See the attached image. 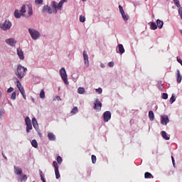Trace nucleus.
Masks as SVG:
<instances>
[{"mask_svg":"<svg viewBox=\"0 0 182 182\" xmlns=\"http://www.w3.org/2000/svg\"><path fill=\"white\" fill-rule=\"evenodd\" d=\"M26 72H28V68L22 66V65H18L14 73L18 79L22 80L26 76Z\"/></svg>","mask_w":182,"mask_h":182,"instance_id":"1","label":"nucleus"},{"mask_svg":"<svg viewBox=\"0 0 182 182\" xmlns=\"http://www.w3.org/2000/svg\"><path fill=\"white\" fill-rule=\"evenodd\" d=\"M65 2H68V0H61L58 4L56 1H52L50 6L54 9V11H53V14H58V9L59 11H62V8L63 7V4H65Z\"/></svg>","mask_w":182,"mask_h":182,"instance_id":"2","label":"nucleus"},{"mask_svg":"<svg viewBox=\"0 0 182 182\" xmlns=\"http://www.w3.org/2000/svg\"><path fill=\"white\" fill-rule=\"evenodd\" d=\"M28 33H30V36L34 41H38L41 38V33L35 28H28Z\"/></svg>","mask_w":182,"mask_h":182,"instance_id":"3","label":"nucleus"},{"mask_svg":"<svg viewBox=\"0 0 182 182\" xmlns=\"http://www.w3.org/2000/svg\"><path fill=\"white\" fill-rule=\"evenodd\" d=\"M0 28L2 31H9L12 28V23L9 20H5L0 24Z\"/></svg>","mask_w":182,"mask_h":182,"instance_id":"4","label":"nucleus"},{"mask_svg":"<svg viewBox=\"0 0 182 182\" xmlns=\"http://www.w3.org/2000/svg\"><path fill=\"white\" fill-rule=\"evenodd\" d=\"M60 75L65 85H69V81H68V74H66V70L65 68H62L60 70Z\"/></svg>","mask_w":182,"mask_h":182,"instance_id":"5","label":"nucleus"},{"mask_svg":"<svg viewBox=\"0 0 182 182\" xmlns=\"http://www.w3.org/2000/svg\"><path fill=\"white\" fill-rule=\"evenodd\" d=\"M16 86L20 92L21 93L23 99L26 100V95H25V89H23V87L22 86V84L21 83V81L18 78H16Z\"/></svg>","mask_w":182,"mask_h":182,"instance_id":"6","label":"nucleus"},{"mask_svg":"<svg viewBox=\"0 0 182 182\" xmlns=\"http://www.w3.org/2000/svg\"><path fill=\"white\" fill-rule=\"evenodd\" d=\"M25 123L26 126V132L31 133V131L32 130V121L29 117L25 118Z\"/></svg>","mask_w":182,"mask_h":182,"instance_id":"7","label":"nucleus"},{"mask_svg":"<svg viewBox=\"0 0 182 182\" xmlns=\"http://www.w3.org/2000/svg\"><path fill=\"white\" fill-rule=\"evenodd\" d=\"M53 166L55 167V178L59 179L60 178V173H59V166L58 165V162L54 161L53 162Z\"/></svg>","mask_w":182,"mask_h":182,"instance_id":"8","label":"nucleus"},{"mask_svg":"<svg viewBox=\"0 0 182 182\" xmlns=\"http://www.w3.org/2000/svg\"><path fill=\"white\" fill-rule=\"evenodd\" d=\"M112 119V112L110 111H106L103 113V120L105 123H107L109 120Z\"/></svg>","mask_w":182,"mask_h":182,"instance_id":"9","label":"nucleus"},{"mask_svg":"<svg viewBox=\"0 0 182 182\" xmlns=\"http://www.w3.org/2000/svg\"><path fill=\"white\" fill-rule=\"evenodd\" d=\"M5 43L6 45H9V46H16L17 41L15 40V38H10L5 40Z\"/></svg>","mask_w":182,"mask_h":182,"instance_id":"10","label":"nucleus"},{"mask_svg":"<svg viewBox=\"0 0 182 182\" xmlns=\"http://www.w3.org/2000/svg\"><path fill=\"white\" fill-rule=\"evenodd\" d=\"M94 105V109H95V110H102V102H100V100H99L98 98L95 100Z\"/></svg>","mask_w":182,"mask_h":182,"instance_id":"11","label":"nucleus"},{"mask_svg":"<svg viewBox=\"0 0 182 182\" xmlns=\"http://www.w3.org/2000/svg\"><path fill=\"white\" fill-rule=\"evenodd\" d=\"M170 122V119H168V116L163 115L161 116V124L164 126H167V124Z\"/></svg>","mask_w":182,"mask_h":182,"instance_id":"12","label":"nucleus"},{"mask_svg":"<svg viewBox=\"0 0 182 182\" xmlns=\"http://www.w3.org/2000/svg\"><path fill=\"white\" fill-rule=\"evenodd\" d=\"M42 12H47V14H49L50 15H52V14H53V11H52V7L49 6L48 5L44 6L43 7Z\"/></svg>","mask_w":182,"mask_h":182,"instance_id":"13","label":"nucleus"},{"mask_svg":"<svg viewBox=\"0 0 182 182\" xmlns=\"http://www.w3.org/2000/svg\"><path fill=\"white\" fill-rule=\"evenodd\" d=\"M117 48H118V50H117V48L116 49L117 53L123 55V53H124V52H126L124 50V47L123 46L122 44H118Z\"/></svg>","mask_w":182,"mask_h":182,"instance_id":"14","label":"nucleus"},{"mask_svg":"<svg viewBox=\"0 0 182 182\" xmlns=\"http://www.w3.org/2000/svg\"><path fill=\"white\" fill-rule=\"evenodd\" d=\"M16 50L19 59H21V60H23V59H25V56L23 55V51H22V49L18 48L16 49Z\"/></svg>","mask_w":182,"mask_h":182,"instance_id":"15","label":"nucleus"},{"mask_svg":"<svg viewBox=\"0 0 182 182\" xmlns=\"http://www.w3.org/2000/svg\"><path fill=\"white\" fill-rule=\"evenodd\" d=\"M32 123H33V127H34L35 130L36 132H39V124H38V120H36V118L32 119Z\"/></svg>","mask_w":182,"mask_h":182,"instance_id":"16","label":"nucleus"},{"mask_svg":"<svg viewBox=\"0 0 182 182\" xmlns=\"http://www.w3.org/2000/svg\"><path fill=\"white\" fill-rule=\"evenodd\" d=\"M14 173L17 176H21L22 174V168L19 166H14Z\"/></svg>","mask_w":182,"mask_h":182,"instance_id":"17","label":"nucleus"},{"mask_svg":"<svg viewBox=\"0 0 182 182\" xmlns=\"http://www.w3.org/2000/svg\"><path fill=\"white\" fill-rule=\"evenodd\" d=\"M48 138L50 141H55V140H56V136H55L53 132H48Z\"/></svg>","mask_w":182,"mask_h":182,"instance_id":"18","label":"nucleus"},{"mask_svg":"<svg viewBox=\"0 0 182 182\" xmlns=\"http://www.w3.org/2000/svg\"><path fill=\"white\" fill-rule=\"evenodd\" d=\"M176 80L177 83H181L182 76L181 74L180 73V70H177Z\"/></svg>","mask_w":182,"mask_h":182,"instance_id":"19","label":"nucleus"},{"mask_svg":"<svg viewBox=\"0 0 182 182\" xmlns=\"http://www.w3.org/2000/svg\"><path fill=\"white\" fill-rule=\"evenodd\" d=\"M161 133L163 139L165 140H170V135H167V132H166V131H162Z\"/></svg>","mask_w":182,"mask_h":182,"instance_id":"20","label":"nucleus"},{"mask_svg":"<svg viewBox=\"0 0 182 182\" xmlns=\"http://www.w3.org/2000/svg\"><path fill=\"white\" fill-rule=\"evenodd\" d=\"M156 26H158V28L159 29H161L163 28V25H164V22H163V21L160 20V19H157L156 20Z\"/></svg>","mask_w":182,"mask_h":182,"instance_id":"21","label":"nucleus"},{"mask_svg":"<svg viewBox=\"0 0 182 182\" xmlns=\"http://www.w3.org/2000/svg\"><path fill=\"white\" fill-rule=\"evenodd\" d=\"M20 12L22 15V16H25V14H26V6L25 4H23L22 6H21V9L20 10Z\"/></svg>","mask_w":182,"mask_h":182,"instance_id":"22","label":"nucleus"},{"mask_svg":"<svg viewBox=\"0 0 182 182\" xmlns=\"http://www.w3.org/2000/svg\"><path fill=\"white\" fill-rule=\"evenodd\" d=\"M14 16L16 18V19H20V18L22 16V14L19 13V11L18 9H16L14 11Z\"/></svg>","mask_w":182,"mask_h":182,"instance_id":"23","label":"nucleus"},{"mask_svg":"<svg viewBox=\"0 0 182 182\" xmlns=\"http://www.w3.org/2000/svg\"><path fill=\"white\" fill-rule=\"evenodd\" d=\"M149 117L151 122H153V120H154V112H153V111L150 110L149 112Z\"/></svg>","mask_w":182,"mask_h":182,"instance_id":"24","label":"nucleus"},{"mask_svg":"<svg viewBox=\"0 0 182 182\" xmlns=\"http://www.w3.org/2000/svg\"><path fill=\"white\" fill-rule=\"evenodd\" d=\"M86 91L85 90L84 87H80L77 89V93H79V95H85V92Z\"/></svg>","mask_w":182,"mask_h":182,"instance_id":"25","label":"nucleus"},{"mask_svg":"<svg viewBox=\"0 0 182 182\" xmlns=\"http://www.w3.org/2000/svg\"><path fill=\"white\" fill-rule=\"evenodd\" d=\"M122 17L123 18L124 21H129V19H130V16H129V14L124 13L123 14H122Z\"/></svg>","mask_w":182,"mask_h":182,"instance_id":"26","label":"nucleus"},{"mask_svg":"<svg viewBox=\"0 0 182 182\" xmlns=\"http://www.w3.org/2000/svg\"><path fill=\"white\" fill-rule=\"evenodd\" d=\"M145 178H154L153 175L150 172H146L144 173Z\"/></svg>","mask_w":182,"mask_h":182,"instance_id":"27","label":"nucleus"},{"mask_svg":"<svg viewBox=\"0 0 182 182\" xmlns=\"http://www.w3.org/2000/svg\"><path fill=\"white\" fill-rule=\"evenodd\" d=\"M28 18L33 15V10L32 9V6L28 7Z\"/></svg>","mask_w":182,"mask_h":182,"instance_id":"28","label":"nucleus"},{"mask_svg":"<svg viewBox=\"0 0 182 182\" xmlns=\"http://www.w3.org/2000/svg\"><path fill=\"white\" fill-rule=\"evenodd\" d=\"M84 60H89V55H87V51L84 50L82 53Z\"/></svg>","mask_w":182,"mask_h":182,"instance_id":"29","label":"nucleus"},{"mask_svg":"<svg viewBox=\"0 0 182 182\" xmlns=\"http://www.w3.org/2000/svg\"><path fill=\"white\" fill-rule=\"evenodd\" d=\"M31 146L35 149H38V141L36 139H33L31 141Z\"/></svg>","mask_w":182,"mask_h":182,"instance_id":"30","label":"nucleus"},{"mask_svg":"<svg viewBox=\"0 0 182 182\" xmlns=\"http://www.w3.org/2000/svg\"><path fill=\"white\" fill-rule=\"evenodd\" d=\"M39 175L41 181L43 182H46V180H45V176H43V172L41 170H39Z\"/></svg>","mask_w":182,"mask_h":182,"instance_id":"31","label":"nucleus"},{"mask_svg":"<svg viewBox=\"0 0 182 182\" xmlns=\"http://www.w3.org/2000/svg\"><path fill=\"white\" fill-rule=\"evenodd\" d=\"M150 28L152 31H156V29H157V24H156L155 22H151Z\"/></svg>","mask_w":182,"mask_h":182,"instance_id":"32","label":"nucleus"},{"mask_svg":"<svg viewBox=\"0 0 182 182\" xmlns=\"http://www.w3.org/2000/svg\"><path fill=\"white\" fill-rule=\"evenodd\" d=\"M169 102H170L171 105H173V102H176V96H174V94H172Z\"/></svg>","mask_w":182,"mask_h":182,"instance_id":"33","label":"nucleus"},{"mask_svg":"<svg viewBox=\"0 0 182 182\" xmlns=\"http://www.w3.org/2000/svg\"><path fill=\"white\" fill-rule=\"evenodd\" d=\"M70 113L71 114H76V113H77V107H74Z\"/></svg>","mask_w":182,"mask_h":182,"instance_id":"34","label":"nucleus"},{"mask_svg":"<svg viewBox=\"0 0 182 182\" xmlns=\"http://www.w3.org/2000/svg\"><path fill=\"white\" fill-rule=\"evenodd\" d=\"M11 99L12 100H16V92H13L11 96Z\"/></svg>","mask_w":182,"mask_h":182,"instance_id":"35","label":"nucleus"},{"mask_svg":"<svg viewBox=\"0 0 182 182\" xmlns=\"http://www.w3.org/2000/svg\"><path fill=\"white\" fill-rule=\"evenodd\" d=\"M162 99L167 100V99H168V95L166 92L162 93Z\"/></svg>","mask_w":182,"mask_h":182,"instance_id":"36","label":"nucleus"},{"mask_svg":"<svg viewBox=\"0 0 182 182\" xmlns=\"http://www.w3.org/2000/svg\"><path fill=\"white\" fill-rule=\"evenodd\" d=\"M20 181H26L28 180V176L23 175L22 178H19Z\"/></svg>","mask_w":182,"mask_h":182,"instance_id":"37","label":"nucleus"},{"mask_svg":"<svg viewBox=\"0 0 182 182\" xmlns=\"http://www.w3.org/2000/svg\"><path fill=\"white\" fill-rule=\"evenodd\" d=\"M173 2L175 4L176 6H177V8H180V6H181V5H180V1L173 0Z\"/></svg>","mask_w":182,"mask_h":182,"instance_id":"38","label":"nucleus"},{"mask_svg":"<svg viewBox=\"0 0 182 182\" xmlns=\"http://www.w3.org/2000/svg\"><path fill=\"white\" fill-rule=\"evenodd\" d=\"M40 97L41 99L45 98V91L43 90H42L40 92Z\"/></svg>","mask_w":182,"mask_h":182,"instance_id":"39","label":"nucleus"},{"mask_svg":"<svg viewBox=\"0 0 182 182\" xmlns=\"http://www.w3.org/2000/svg\"><path fill=\"white\" fill-rule=\"evenodd\" d=\"M95 91L99 95H102V93L103 92V90L102 89V87H99V88L96 89Z\"/></svg>","mask_w":182,"mask_h":182,"instance_id":"40","label":"nucleus"},{"mask_svg":"<svg viewBox=\"0 0 182 182\" xmlns=\"http://www.w3.org/2000/svg\"><path fill=\"white\" fill-rule=\"evenodd\" d=\"M5 114V109H0V119H2V117Z\"/></svg>","mask_w":182,"mask_h":182,"instance_id":"41","label":"nucleus"},{"mask_svg":"<svg viewBox=\"0 0 182 182\" xmlns=\"http://www.w3.org/2000/svg\"><path fill=\"white\" fill-rule=\"evenodd\" d=\"M119 9L121 15H123L124 14V10L123 9V6L121 5L119 6Z\"/></svg>","mask_w":182,"mask_h":182,"instance_id":"42","label":"nucleus"},{"mask_svg":"<svg viewBox=\"0 0 182 182\" xmlns=\"http://www.w3.org/2000/svg\"><path fill=\"white\" fill-rule=\"evenodd\" d=\"M85 21H86V18H85V16H80V22H82V23H83L84 22H85Z\"/></svg>","mask_w":182,"mask_h":182,"instance_id":"43","label":"nucleus"},{"mask_svg":"<svg viewBox=\"0 0 182 182\" xmlns=\"http://www.w3.org/2000/svg\"><path fill=\"white\" fill-rule=\"evenodd\" d=\"M62 161H63L62 157H60V156H58L57 157V162L58 163V164H62Z\"/></svg>","mask_w":182,"mask_h":182,"instance_id":"44","label":"nucleus"},{"mask_svg":"<svg viewBox=\"0 0 182 182\" xmlns=\"http://www.w3.org/2000/svg\"><path fill=\"white\" fill-rule=\"evenodd\" d=\"M91 159H92V164H96V156L92 155Z\"/></svg>","mask_w":182,"mask_h":182,"instance_id":"45","label":"nucleus"},{"mask_svg":"<svg viewBox=\"0 0 182 182\" xmlns=\"http://www.w3.org/2000/svg\"><path fill=\"white\" fill-rule=\"evenodd\" d=\"M178 14L180 15L181 18L182 19V7L180 6V7H178Z\"/></svg>","mask_w":182,"mask_h":182,"instance_id":"46","label":"nucleus"},{"mask_svg":"<svg viewBox=\"0 0 182 182\" xmlns=\"http://www.w3.org/2000/svg\"><path fill=\"white\" fill-rule=\"evenodd\" d=\"M35 2L36 5H41V4H43V0H36Z\"/></svg>","mask_w":182,"mask_h":182,"instance_id":"47","label":"nucleus"},{"mask_svg":"<svg viewBox=\"0 0 182 182\" xmlns=\"http://www.w3.org/2000/svg\"><path fill=\"white\" fill-rule=\"evenodd\" d=\"M108 66L109 68H113V66H114V63L113 61L108 63Z\"/></svg>","mask_w":182,"mask_h":182,"instance_id":"48","label":"nucleus"},{"mask_svg":"<svg viewBox=\"0 0 182 182\" xmlns=\"http://www.w3.org/2000/svg\"><path fill=\"white\" fill-rule=\"evenodd\" d=\"M84 63L87 68H89V60H84Z\"/></svg>","mask_w":182,"mask_h":182,"instance_id":"49","label":"nucleus"},{"mask_svg":"<svg viewBox=\"0 0 182 182\" xmlns=\"http://www.w3.org/2000/svg\"><path fill=\"white\" fill-rule=\"evenodd\" d=\"M14 91V87H11L7 90V93H11Z\"/></svg>","mask_w":182,"mask_h":182,"instance_id":"50","label":"nucleus"},{"mask_svg":"<svg viewBox=\"0 0 182 182\" xmlns=\"http://www.w3.org/2000/svg\"><path fill=\"white\" fill-rule=\"evenodd\" d=\"M171 159H172V162L173 166H176V161H174V157L171 156Z\"/></svg>","mask_w":182,"mask_h":182,"instance_id":"51","label":"nucleus"},{"mask_svg":"<svg viewBox=\"0 0 182 182\" xmlns=\"http://www.w3.org/2000/svg\"><path fill=\"white\" fill-rule=\"evenodd\" d=\"M2 156H3L4 159H5V160H8V158L6 157V156H5L4 152H2Z\"/></svg>","mask_w":182,"mask_h":182,"instance_id":"52","label":"nucleus"},{"mask_svg":"<svg viewBox=\"0 0 182 182\" xmlns=\"http://www.w3.org/2000/svg\"><path fill=\"white\" fill-rule=\"evenodd\" d=\"M100 67H101V68H106V66L105 65V64H104V63H101V64H100Z\"/></svg>","mask_w":182,"mask_h":182,"instance_id":"53","label":"nucleus"},{"mask_svg":"<svg viewBox=\"0 0 182 182\" xmlns=\"http://www.w3.org/2000/svg\"><path fill=\"white\" fill-rule=\"evenodd\" d=\"M56 99H57V100H61L60 97H59V96H57Z\"/></svg>","mask_w":182,"mask_h":182,"instance_id":"54","label":"nucleus"},{"mask_svg":"<svg viewBox=\"0 0 182 182\" xmlns=\"http://www.w3.org/2000/svg\"><path fill=\"white\" fill-rule=\"evenodd\" d=\"M2 97V92L0 91V99Z\"/></svg>","mask_w":182,"mask_h":182,"instance_id":"55","label":"nucleus"},{"mask_svg":"<svg viewBox=\"0 0 182 182\" xmlns=\"http://www.w3.org/2000/svg\"><path fill=\"white\" fill-rule=\"evenodd\" d=\"M82 2H86V0H82Z\"/></svg>","mask_w":182,"mask_h":182,"instance_id":"56","label":"nucleus"},{"mask_svg":"<svg viewBox=\"0 0 182 182\" xmlns=\"http://www.w3.org/2000/svg\"><path fill=\"white\" fill-rule=\"evenodd\" d=\"M9 105H10V106H12V104L11 102H9Z\"/></svg>","mask_w":182,"mask_h":182,"instance_id":"57","label":"nucleus"},{"mask_svg":"<svg viewBox=\"0 0 182 182\" xmlns=\"http://www.w3.org/2000/svg\"><path fill=\"white\" fill-rule=\"evenodd\" d=\"M32 100H33V102H34V101H35V100H34V99H32Z\"/></svg>","mask_w":182,"mask_h":182,"instance_id":"58","label":"nucleus"}]
</instances>
